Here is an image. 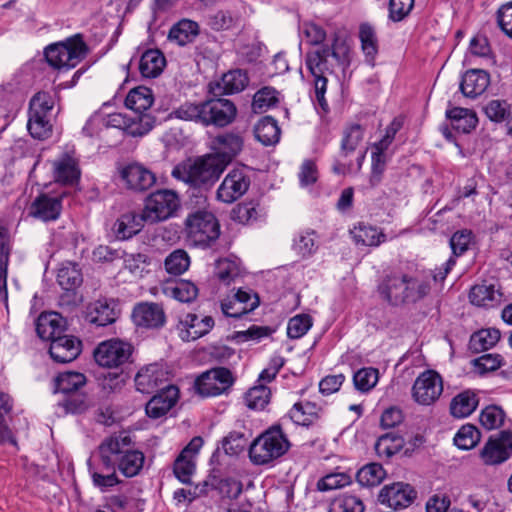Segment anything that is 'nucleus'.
Segmentation results:
<instances>
[{"label":"nucleus","mask_w":512,"mask_h":512,"mask_svg":"<svg viewBox=\"0 0 512 512\" xmlns=\"http://www.w3.org/2000/svg\"><path fill=\"white\" fill-rule=\"evenodd\" d=\"M62 210L61 199L46 194L38 196L32 203L30 214L42 221L58 219Z\"/></svg>","instance_id":"nucleus-27"},{"label":"nucleus","mask_w":512,"mask_h":512,"mask_svg":"<svg viewBox=\"0 0 512 512\" xmlns=\"http://www.w3.org/2000/svg\"><path fill=\"white\" fill-rule=\"evenodd\" d=\"M486 116L494 122H502L511 117L510 104L506 100H491L484 107Z\"/></svg>","instance_id":"nucleus-62"},{"label":"nucleus","mask_w":512,"mask_h":512,"mask_svg":"<svg viewBox=\"0 0 512 512\" xmlns=\"http://www.w3.org/2000/svg\"><path fill=\"white\" fill-rule=\"evenodd\" d=\"M86 383V377L79 372H64L60 373L55 378V392L63 393L64 395L73 393Z\"/></svg>","instance_id":"nucleus-44"},{"label":"nucleus","mask_w":512,"mask_h":512,"mask_svg":"<svg viewBox=\"0 0 512 512\" xmlns=\"http://www.w3.org/2000/svg\"><path fill=\"white\" fill-rule=\"evenodd\" d=\"M65 319L57 312L41 314L36 322V331L43 340L52 341L63 335L65 331Z\"/></svg>","instance_id":"nucleus-26"},{"label":"nucleus","mask_w":512,"mask_h":512,"mask_svg":"<svg viewBox=\"0 0 512 512\" xmlns=\"http://www.w3.org/2000/svg\"><path fill=\"white\" fill-rule=\"evenodd\" d=\"M237 109L228 99H209L200 103L185 102L172 115L184 121H193L203 126L225 127L236 117Z\"/></svg>","instance_id":"nucleus-4"},{"label":"nucleus","mask_w":512,"mask_h":512,"mask_svg":"<svg viewBox=\"0 0 512 512\" xmlns=\"http://www.w3.org/2000/svg\"><path fill=\"white\" fill-rule=\"evenodd\" d=\"M363 502L354 495H342L331 504L330 512H363Z\"/></svg>","instance_id":"nucleus-63"},{"label":"nucleus","mask_w":512,"mask_h":512,"mask_svg":"<svg viewBox=\"0 0 512 512\" xmlns=\"http://www.w3.org/2000/svg\"><path fill=\"white\" fill-rule=\"evenodd\" d=\"M243 144V138L238 133L219 134L212 140L213 155L228 165L241 152Z\"/></svg>","instance_id":"nucleus-19"},{"label":"nucleus","mask_w":512,"mask_h":512,"mask_svg":"<svg viewBox=\"0 0 512 512\" xmlns=\"http://www.w3.org/2000/svg\"><path fill=\"white\" fill-rule=\"evenodd\" d=\"M280 128L271 116L261 118L254 126L255 138L264 146L276 144L280 139Z\"/></svg>","instance_id":"nucleus-34"},{"label":"nucleus","mask_w":512,"mask_h":512,"mask_svg":"<svg viewBox=\"0 0 512 512\" xmlns=\"http://www.w3.org/2000/svg\"><path fill=\"white\" fill-rule=\"evenodd\" d=\"M293 251L303 259L313 256L318 249V236L314 230L299 232L293 239Z\"/></svg>","instance_id":"nucleus-39"},{"label":"nucleus","mask_w":512,"mask_h":512,"mask_svg":"<svg viewBox=\"0 0 512 512\" xmlns=\"http://www.w3.org/2000/svg\"><path fill=\"white\" fill-rule=\"evenodd\" d=\"M500 336L498 329H482L471 336L470 343L476 351L488 350L499 341Z\"/></svg>","instance_id":"nucleus-52"},{"label":"nucleus","mask_w":512,"mask_h":512,"mask_svg":"<svg viewBox=\"0 0 512 512\" xmlns=\"http://www.w3.org/2000/svg\"><path fill=\"white\" fill-rule=\"evenodd\" d=\"M86 53V44L80 35H75L64 42L49 45L44 54L51 67L69 70L78 65Z\"/></svg>","instance_id":"nucleus-8"},{"label":"nucleus","mask_w":512,"mask_h":512,"mask_svg":"<svg viewBox=\"0 0 512 512\" xmlns=\"http://www.w3.org/2000/svg\"><path fill=\"white\" fill-rule=\"evenodd\" d=\"M57 281L65 290H71L82 282V274L77 264L73 262H64L58 269Z\"/></svg>","instance_id":"nucleus-45"},{"label":"nucleus","mask_w":512,"mask_h":512,"mask_svg":"<svg viewBox=\"0 0 512 512\" xmlns=\"http://www.w3.org/2000/svg\"><path fill=\"white\" fill-rule=\"evenodd\" d=\"M504 412L503 410L495 405H490L485 407L480 415H479V421L480 424L486 429V430H494L499 428L503 421H504Z\"/></svg>","instance_id":"nucleus-60"},{"label":"nucleus","mask_w":512,"mask_h":512,"mask_svg":"<svg viewBox=\"0 0 512 512\" xmlns=\"http://www.w3.org/2000/svg\"><path fill=\"white\" fill-rule=\"evenodd\" d=\"M179 390L174 385H166L146 404V414L150 418L164 416L177 402Z\"/></svg>","instance_id":"nucleus-23"},{"label":"nucleus","mask_w":512,"mask_h":512,"mask_svg":"<svg viewBox=\"0 0 512 512\" xmlns=\"http://www.w3.org/2000/svg\"><path fill=\"white\" fill-rule=\"evenodd\" d=\"M446 116L452 127L462 133H469L478 123L475 112L467 108L453 107L446 111Z\"/></svg>","instance_id":"nucleus-35"},{"label":"nucleus","mask_w":512,"mask_h":512,"mask_svg":"<svg viewBox=\"0 0 512 512\" xmlns=\"http://www.w3.org/2000/svg\"><path fill=\"white\" fill-rule=\"evenodd\" d=\"M351 483V476L345 472H333L317 482V489L322 492L343 488Z\"/></svg>","instance_id":"nucleus-57"},{"label":"nucleus","mask_w":512,"mask_h":512,"mask_svg":"<svg viewBox=\"0 0 512 512\" xmlns=\"http://www.w3.org/2000/svg\"><path fill=\"white\" fill-rule=\"evenodd\" d=\"M234 382L229 369L217 367L201 374L195 381V389L203 397H214L227 393Z\"/></svg>","instance_id":"nucleus-11"},{"label":"nucleus","mask_w":512,"mask_h":512,"mask_svg":"<svg viewBox=\"0 0 512 512\" xmlns=\"http://www.w3.org/2000/svg\"><path fill=\"white\" fill-rule=\"evenodd\" d=\"M54 106L53 97L47 92H38L30 100L27 128L33 138L45 139L52 131L48 113Z\"/></svg>","instance_id":"nucleus-9"},{"label":"nucleus","mask_w":512,"mask_h":512,"mask_svg":"<svg viewBox=\"0 0 512 512\" xmlns=\"http://www.w3.org/2000/svg\"><path fill=\"white\" fill-rule=\"evenodd\" d=\"M443 393V379L434 370H425L415 379L411 389L413 400L419 405L434 404Z\"/></svg>","instance_id":"nucleus-12"},{"label":"nucleus","mask_w":512,"mask_h":512,"mask_svg":"<svg viewBox=\"0 0 512 512\" xmlns=\"http://www.w3.org/2000/svg\"><path fill=\"white\" fill-rule=\"evenodd\" d=\"M490 84V75L482 69H471L464 73L460 90L464 96L475 98L484 93Z\"/></svg>","instance_id":"nucleus-25"},{"label":"nucleus","mask_w":512,"mask_h":512,"mask_svg":"<svg viewBox=\"0 0 512 512\" xmlns=\"http://www.w3.org/2000/svg\"><path fill=\"white\" fill-rule=\"evenodd\" d=\"M481 439L478 428L472 424L463 425L454 436V444L462 450L474 448Z\"/></svg>","instance_id":"nucleus-47"},{"label":"nucleus","mask_w":512,"mask_h":512,"mask_svg":"<svg viewBox=\"0 0 512 512\" xmlns=\"http://www.w3.org/2000/svg\"><path fill=\"white\" fill-rule=\"evenodd\" d=\"M415 497L416 492L409 484L397 482L382 488L379 501L391 508L400 509L408 507Z\"/></svg>","instance_id":"nucleus-18"},{"label":"nucleus","mask_w":512,"mask_h":512,"mask_svg":"<svg viewBox=\"0 0 512 512\" xmlns=\"http://www.w3.org/2000/svg\"><path fill=\"white\" fill-rule=\"evenodd\" d=\"M121 178L129 189L145 191L151 188L156 182L155 174L145 166L132 163L125 166L121 172Z\"/></svg>","instance_id":"nucleus-22"},{"label":"nucleus","mask_w":512,"mask_h":512,"mask_svg":"<svg viewBox=\"0 0 512 512\" xmlns=\"http://www.w3.org/2000/svg\"><path fill=\"white\" fill-rule=\"evenodd\" d=\"M89 406L90 402L88 398L85 395L78 393L67 394L58 402V407L62 409L64 413H82L86 411Z\"/></svg>","instance_id":"nucleus-55"},{"label":"nucleus","mask_w":512,"mask_h":512,"mask_svg":"<svg viewBox=\"0 0 512 512\" xmlns=\"http://www.w3.org/2000/svg\"><path fill=\"white\" fill-rule=\"evenodd\" d=\"M195 468V460L180 453L174 462L173 471L179 481L184 484H191Z\"/></svg>","instance_id":"nucleus-58"},{"label":"nucleus","mask_w":512,"mask_h":512,"mask_svg":"<svg viewBox=\"0 0 512 512\" xmlns=\"http://www.w3.org/2000/svg\"><path fill=\"white\" fill-rule=\"evenodd\" d=\"M132 318L137 326L159 328L165 323V313L157 303L142 302L137 304L132 312Z\"/></svg>","instance_id":"nucleus-24"},{"label":"nucleus","mask_w":512,"mask_h":512,"mask_svg":"<svg viewBox=\"0 0 512 512\" xmlns=\"http://www.w3.org/2000/svg\"><path fill=\"white\" fill-rule=\"evenodd\" d=\"M350 233L357 244L364 246L376 247L386 240V235L382 231L365 223L354 226Z\"/></svg>","instance_id":"nucleus-36"},{"label":"nucleus","mask_w":512,"mask_h":512,"mask_svg":"<svg viewBox=\"0 0 512 512\" xmlns=\"http://www.w3.org/2000/svg\"><path fill=\"white\" fill-rule=\"evenodd\" d=\"M364 134V128L359 124H351L344 129L339 155L333 166L335 173H357L361 170L366 152L358 148L364 140Z\"/></svg>","instance_id":"nucleus-5"},{"label":"nucleus","mask_w":512,"mask_h":512,"mask_svg":"<svg viewBox=\"0 0 512 512\" xmlns=\"http://www.w3.org/2000/svg\"><path fill=\"white\" fill-rule=\"evenodd\" d=\"M359 39L365 61L374 66L378 54V39L374 28L369 24H362L359 29Z\"/></svg>","instance_id":"nucleus-42"},{"label":"nucleus","mask_w":512,"mask_h":512,"mask_svg":"<svg viewBox=\"0 0 512 512\" xmlns=\"http://www.w3.org/2000/svg\"><path fill=\"white\" fill-rule=\"evenodd\" d=\"M277 94L272 87H264L257 91L252 102L254 112L261 113L273 107L278 102Z\"/></svg>","instance_id":"nucleus-59"},{"label":"nucleus","mask_w":512,"mask_h":512,"mask_svg":"<svg viewBox=\"0 0 512 512\" xmlns=\"http://www.w3.org/2000/svg\"><path fill=\"white\" fill-rule=\"evenodd\" d=\"M179 207V198L172 190H158L150 194L143 208L147 223L154 224L172 217Z\"/></svg>","instance_id":"nucleus-10"},{"label":"nucleus","mask_w":512,"mask_h":512,"mask_svg":"<svg viewBox=\"0 0 512 512\" xmlns=\"http://www.w3.org/2000/svg\"><path fill=\"white\" fill-rule=\"evenodd\" d=\"M188 241L194 246L208 247L220 236V225L215 215L206 208L188 213L184 222Z\"/></svg>","instance_id":"nucleus-6"},{"label":"nucleus","mask_w":512,"mask_h":512,"mask_svg":"<svg viewBox=\"0 0 512 512\" xmlns=\"http://www.w3.org/2000/svg\"><path fill=\"white\" fill-rule=\"evenodd\" d=\"M403 438L394 433H386L378 438L375 450L379 456L391 457L403 447Z\"/></svg>","instance_id":"nucleus-49"},{"label":"nucleus","mask_w":512,"mask_h":512,"mask_svg":"<svg viewBox=\"0 0 512 512\" xmlns=\"http://www.w3.org/2000/svg\"><path fill=\"white\" fill-rule=\"evenodd\" d=\"M250 180L239 169L230 171L217 190V199L224 203H233L239 199L249 188Z\"/></svg>","instance_id":"nucleus-15"},{"label":"nucleus","mask_w":512,"mask_h":512,"mask_svg":"<svg viewBox=\"0 0 512 512\" xmlns=\"http://www.w3.org/2000/svg\"><path fill=\"white\" fill-rule=\"evenodd\" d=\"M153 102L152 90L144 86L130 90L125 99L126 107L137 114H143L152 106Z\"/></svg>","instance_id":"nucleus-37"},{"label":"nucleus","mask_w":512,"mask_h":512,"mask_svg":"<svg viewBox=\"0 0 512 512\" xmlns=\"http://www.w3.org/2000/svg\"><path fill=\"white\" fill-rule=\"evenodd\" d=\"M89 465V472L92 477L93 485L101 491H106L120 483L116 474V469H103L101 461L97 465L91 463Z\"/></svg>","instance_id":"nucleus-43"},{"label":"nucleus","mask_w":512,"mask_h":512,"mask_svg":"<svg viewBox=\"0 0 512 512\" xmlns=\"http://www.w3.org/2000/svg\"><path fill=\"white\" fill-rule=\"evenodd\" d=\"M132 353V347L119 339L101 342L94 351L95 361L102 367H119L126 363Z\"/></svg>","instance_id":"nucleus-14"},{"label":"nucleus","mask_w":512,"mask_h":512,"mask_svg":"<svg viewBox=\"0 0 512 512\" xmlns=\"http://www.w3.org/2000/svg\"><path fill=\"white\" fill-rule=\"evenodd\" d=\"M270 389L263 384L250 388L245 394V403L250 409L263 410L270 401Z\"/></svg>","instance_id":"nucleus-53"},{"label":"nucleus","mask_w":512,"mask_h":512,"mask_svg":"<svg viewBox=\"0 0 512 512\" xmlns=\"http://www.w3.org/2000/svg\"><path fill=\"white\" fill-rule=\"evenodd\" d=\"M165 65L163 53L158 49H149L141 56L139 70L143 77L155 78L161 74Z\"/></svg>","instance_id":"nucleus-32"},{"label":"nucleus","mask_w":512,"mask_h":512,"mask_svg":"<svg viewBox=\"0 0 512 512\" xmlns=\"http://www.w3.org/2000/svg\"><path fill=\"white\" fill-rule=\"evenodd\" d=\"M469 299L479 307H494L500 304L502 293L494 285L478 284L471 288Z\"/></svg>","instance_id":"nucleus-31"},{"label":"nucleus","mask_w":512,"mask_h":512,"mask_svg":"<svg viewBox=\"0 0 512 512\" xmlns=\"http://www.w3.org/2000/svg\"><path fill=\"white\" fill-rule=\"evenodd\" d=\"M378 380L379 371L373 367L361 368L353 375L354 386L362 393L372 390L378 383Z\"/></svg>","instance_id":"nucleus-48"},{"label":"nucleus","mask_w":512,"mask_h":512,"mask_svg":"<svg viewBox=\"0 0 512 512\" xmlns=\"http://www.w3.org/2000/svg\"><path fill=\"white\" fill-rule=\"evenodd\" d=\"M250 433L248 430L232 431L222 440V448L228 455H238L248 445Z\"/></svg>","instance_id":"nucleus-46"},{"label":"nucleus","mask_w":512,"mask_h":512,"mask_svg":"<svg viewBox=\"0 0 512 512\" xmlns=\"http://www.w3.org/2000/svg\"><path fill=\"white\" fill-rule=\"evenodd\" d=\"M290 443L279 426H274L256 438L249 448L253 463L262 465L281 457L289 449Z\"/></svg>","instance_id":"nucleus-7"},{"label":"nucleus","mask_w":512,"mask_h":512,"mask_svg":"<svg viewBox=\"0 0 512 512\" xmlns=\"http://www.w3.org/2000/svg\"><path fill=\"white\" fill-rule=\"evenodd\" d=\"M86 320L96 326H106L116 320V312L106 301H95L88 305Z\"/></svg>","instance_id":"nucleus-33"},{"label":"nucleus","mask_w":512,"mask_h":512,"mask_svg":"<svg viewBox=\"0 0 512 512\" xmlns=\"http://www.w3.org/2000/svg\"><path fill=\"white\" fill-rule=\"evenodd\" d=\"M131 437L122 432L105 438L98 447V458L103 469H116L127 478L137 476L143 468L142 451L131 449Z\"/></svg>","instance_id":"nucleus-3"},{"label":"nucleus","mask_w":512,"mask_h":512,"mask_svg":"<svg viewBox=\"0 0 512 512\" xmlns=\"http://www.w3.org/2000/svg\"><path fill=\"white\" fill-rule=\"evenodd\" d=\"M430 274L425 271L392 272L385 275L378 284L380 297L391 305L417 303L431 291Z\"/></svg>","instance_id":"nucleus-2"},{"label":"nucleus","mask_w":512,"mask_h":512,"mask_svg":"<svg viewBox=\"0 0 512 512\" xmlns=\"http://www.w3.org/2000/svg\"><path fill=\"white\" fill-rule=\"evenodd\" d=\"M162 293L182 303H189L196 299L198 288L188 280L167 281L163 284Z\"/></svg>","instance_id":"nucleus-29"},{"label":"nucleus","mask_w":512,"mask_h":512,"mask_svg":"<svg viewBox=\"0 0 512 512\" xmlns=\"http://www.w3.org/2000/svg\"><path fill=\"white\" fill-rule=\"evenodd\" d=\"M312 327V318L307 314L292 317L287 325V335L291 339H299Z\"/></svg>","instance_id":"nucleus-61"},{"label":"nucleus","mask_w":512,"mask_h":512,"mask_svg":"<svg viewBox=\"0 0 512 512\" xmlns=\"http://www.w3.org/2000/svg\"><path fill=\"white\" fill-rule=\"evenodd\" d=\"M512 455V433L507 430L492 435L479 452L482 463L486 466H498L510 459Z\"/></svg>","instance_id":"nucleus-13"},{"label":"nucleus","mask_w":512,"mask_h":512,"mask_svg":"<svg viewBox=\"0 0 512 512\" xmlns=\"http://www.w3.org/2000/svg\"><path fill=\"white\" fill-rule=\"evenodd\" d=\"M164 265L169 274L181 275L188 270L190 257L185 250L177 249L166 257Z\"/></svg>","instance_id":"nucleus-51"},{"label":"nucleus","mask_w":512,"mask_h":512,"mask_svg":"<svg viewBox=\"0 0 512 512\" xmlns=\"http://www.w3.org/2000/svg\"><path fill=\"white\" fill-rule=\"evenodd\" d=\"M81 341L72 335H61L50 342L49 354L58 363H68L75 360L81 353Z\"/></svg>","instance_id":"nucleus-20"},{"label":"nucleus","mask_w":512,"mask_h":512,"mask_svg":"<svg viewBox=\"0 0 512 512\" xmlns=\"http://www.w3.org/2000/svg\"><path fill=\"white\" fill-rule=\"evenodd\" d=\"M223 90L226 94L238 93L248 84V77L242 70H233L222 77Z\"/></svg>","instance_id":"nucleus-56"},{"label":"nucleus","mask_w":512,"mask_h":512,"mask_svg":"<svg viewBox=\"0 0 512 512\" xmlns=\"http://www.w3.org/2000/svg\"><path fill=\"white\" fill-rule=\"evenodd\" d=\"M199 26L196 22L183 19L175 24L169 31L168 39L180 46L192 42L198 35Z\"/></svg>","instance_id":"nucleus-38"},{"label":"nucleus","mask_w":512,"mask_h":512,"mask_svg":"<svg viewBox=\"0 0 512 512\" xmlns=\"http://www.w3.org/2000/svg\"><path fill=\"white\" fill-rule=\"evenodd\" d=\"M214 326L211 316L199 318L195 314H187L177 325L179 337L183 341H194L206 335Z\"/></svg>","instance_id":"nucleus-21"},{"label":"nucleus","mask_w":512,"mask_h":512,"mask_svg":"<svg viewBox=\"0 0 512 512\" xmlns=\"http://www.w3.org/2000/svg\"><path fill=\"white\" fill-rule=\"evenodd\" d=\"M320 411V407L315 403H296L290 409L289 417L297 425L309 426L318 419Z\"/></svg>","instance_id":"nucleus-41"},{"label":"nucleus","mask_w":512,"mask_h":512,"mask_svg":"<svg viewBox=\"0 0 512 512\" xmlns=\"http://www.w3.org/2000/svg\"><path fill=\"white\" fill-rule=\"evenodd\" d=\"M349 51L347 41L335 34L331 46H323L306 54L305 64L314 78L315 99L325 112L329 108L325 98L327 74L333 72L335 65H344L348 62Z\"/></svg>","instance_id":"nucleus-1"},{"label":"nucleus","mask_w":512,"mask_h":512,"mask_svg":"<svg viewBox=\"0 0 512 512\" xmlns=\"http://www.w3.org/2000/svg\"><path fill=\"white\" fill-rule=\"evenodd\" d=\"M473 239L471 230L462 229L455 232L450 238V247L453 256L458 257L463 255L469 248Z\"/></svg>","instance_id":"nucleus-64"},{"label":"nucleus","mask_w":512,"mask_h":512,"mask_svg":"<svg viewBox=\"0 0 512 512\" xmlns=\"http://www.w3.org/2000/svg\"><path fill=\"white\" fill-rule=\"evenodd\" d=\"M385 470L378 463H371L362 467L357 473V481L362 486H377L385 478Z\"/></svg>","instance_id":"nucleus-50"},{"label":"nucleus","mask_w":512,"mask_h":512,"mask_svg":"<svg viewBox=\"0 0 512 512\" xmlns=\"http://www.w3.org/2000/svg\"><path fill=\"white\" fill-rule=\"evenodd\" d=\"M479 404L478 396L471 390H465L454 396L450 402V413L454 418L463 419L470 416Z\"/></svg>","instance_id":"nucleus-30"},{"label":"nucleus","mask_w":512,"mask_h":512,"mask_svg":"<svg viewBox=\"0 0 512 512\" xmlns=\"http://www.w3.org/2000/svg\"><path fill=\"white\" fill-rule=\"evenodd\" d=\"M227 167L213 154L197 159L193 163L194 186L216 181Z\"/></svg>","instance_id":"nucleus-16"},{"label":"nucleus","mask_w":512,"mask_h":512,"mask_svg":"<svg viewBox=\"0 0 512 512\" xmlns=\"http://www.w3.org/2000/svg\"><path fill=\"white\" fill-rule=\"evenodd\" d=\"M54 177L64 184H73L80 177L77 162L70 156H64L54 162Z\"/></svg>","instance_id":"nucleus-40"},{"label":"nucleus","mask_w":512,"mask_h":512,"mask_svg":"<svg viewBox=\"0 0 512 512\" xmlns=\"http://www.w3.org/2000/svg\"><path fill=\"white\" fill-rule=\"evenodd\" d=\"M168 373L161 364H149L139 370L135 376L136 389L145 394L160 389L168 379Z\"/></svg>","instance_id":"nucleus-17"},{"label":"nucleus","mask_w":512,"mask_h":512,"mask_svg":"<svg viewBox=\"0 0 512 512\" xmlns=\"http://www.w3.org/2000/svg\"><path fill=\"white\" fill-rule=\"evenodd\" d=\"M153 128L152 118L147 114L128 117L124 132L133 137L146 135Z\"/></svg>","instance_id":"nucleus-54"},{"label":"nucleus","mask_w":512,"mask_h":512,"mask_svg":"<svg viewBox=\"0 0 512 512\" xmlns=\"http://www.w3.org/2000/svg\"><path fill=\"white\" fill-rule=\"evenodd\" d=\"M144 223L147 222L143 211L141 213L128 212L116 220L113 230L118 239L126 240L138 234L144 227Z\"/></svg>","instance_id":"nucleus-28"}]
</instances>
